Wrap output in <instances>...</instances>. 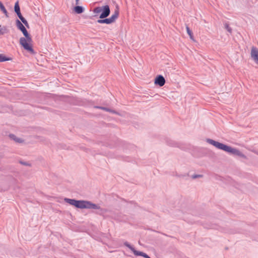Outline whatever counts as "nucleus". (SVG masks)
I'll return each mask as SVG.
<instances>
[{"label":"nucleus","instance_id":"1","mask_svg":"<svg viewBox=\"0 0 258 258\" xmlns=\"http://www.w3.org/2000/svg\"><path fill=\"white\" fill-rule=\"evenodd\" d=\"M206 142L212 145L217 149L225 151L231 155L238 156L245 159H247V157L244 154L236 148H233L231 146L218 142L211 139H207L206 140Z\"/></svg>","mask_w":258,"mask_h":258},{"label":"nucleus","instance_id":"2","mask_svg":"<svg viewBox=\"0 0 258 258\" xmlns=\"http://www.w3.org/2000/svg\"><path fill=\"white\" fill-rule=\"evenodd\" d=\"M25 37H21L20 39V44L24 49L27 50L32 54H34L35 51L32 48L31 43L32 39L29 33L24 35Z\"/></svg>","mask_w":258,"mask_h":258},{"label":"nucleus","instance_id":"3","mask_svg":"<svg viewBox=\"0 0 258 258\" xmlns=\"http://www.w3.org/2000/svg\"><path fill=\"white\" fill-rule=\"evenodd\" d=\"M64 202L69 204L71 205L75 206L77 208L79 209H86L88 204V201L84 200H77L75 199H72L65 198L64 199Z\"/></svg>","mask_w":258,"mask_h":258},{"label":"nucleus","instance_id":"4","mask_svg":"<svg viewBox=\"0 0 258 258\" xmlns=\"http://www.w3.org/2000/svg\"><path fill=\"white\" fill-rule=\"evenodd\" d=\"M88 204L89 205L87 206L88 207H86V209L98 210V211L96 212L97 214L103 215L107 211L106 209L102 208L98 205L94 204L90 201H88Z\"/></svg>","mask_w":258,"mask_h":258},{"label":"nucleus","instance_id":"5","mask_svg":"<svg viewBox=\"0 0 258 258\" xmlns=\"http://www.w3.org/2000/svg\"><path fill=\"white\" fill-rule=\"evenodd\" d=\"M124 245L127 247L129 249H130L134 254L136 256H142L144 258H151L148 254L146 253H144L142 251H138L135 249V248L131 245L128 242L125 241L123 243Z\"/></svg>","mask_w":258,"mask_h":258},{"label":"nucleus","instance_id":"6","mask_svg":"<svg viewBox=\"0 0 258 258\" xmlns=\"http://www.w3.org/2000/svg\"><path fill=\"white\" fill-rule=\"evenodd\" d=\"M102 11L101 12V14L100 15L99 18L100 19H104L107 18L110 13V10L109 6L108 5H105L103 6L102 8Z\"/></svg>","mask_w":258,"mask_h":258},{"label":"nucleus","instance_id":"7","mask_svg":"<svg viewBox=\"0 0 258 258\" xmlns=\"http://www.w3.org/2000/svg\"><path fill=\"white\" fill-rule=\"evenodd\" d=\"M16 25L19 30H20L24 35L29 33L27 31L25 26L22 23V22L18 19L16 20Z\"/></svg>","mask_w":258,"mask_h":258},{"label":"nucleus","instance_id":"8","mask_svg":"<svg viewBox=\"0 0 258 258\" xmlns=\"http://www.w3.org/2000/svg\"><path fill=\"white\" fill-rule=\"evenodd\" d=\"M154 83L160 87H162L165 83V80L163 76L159 75L155 78Z\"/></svg>","mask_w":258,"mask_h":258},{"label":"nucleus","instance_id":"9","mask_svg":"<svg viewBox=\"0 0 258 258\" xmlns=\"http://www.w3.org/2000/svg\"><path fill=\"white\" fill-rule=\"evenodd\" d=\"M251 56L253 60L258 64V49L252 47L251 50Z\"/></svg>","mask_w":258,"mask_h":258},{"label":"nucleus","instance_id":"10","mask_svg":"<svg viewBox=\"0 0 258 258\" xmlns=\"http://www.w3.org/2000/svg\"><path fill=\"white\" fill-rule=\"evenodd\" d=\"M9 137L11 140L14 141L16 143H22L24 142V140L21 138L17 137L14 134H9Z\"/></svg>","mask_w":258,"mask_h":258},{"label":"nucleus","instance_id":"11","mask_svg":"<svg viewBox=\"0 0 258 258\" xmlns=\"http://www.w3.org/2000/svg\"><path fill=\"white\" fill-rule=\"evenodd\" d=\"M116 8L117 9L115 10L114 14L110 18H109L112 23L115 21V20L118 18L119 15L118 6L116 7Z\"/></svg>","mask_w":258,"mask_h":258},{"label":"nucleus","instance_id":"12","mask_svg":"<svg viewBox=\"0 0 258 258\" xmlns=\"http://www.w3.org/2000/svg\"><path fill=\"white\" fill-rule=\"evenodd\" d=\"M14 11H15V12L17 14V15L18 16V17H20L21 16H22L21 14V13L20 8V6L19 5L18 1H17L15 4Z\"/></svg>","mask_w":258,"mask_h":258},{"label":"nucleus","instance_id":"13","mask_svg":"<svg viewBox=\"0 0 258 258\" xmlns=\"http://www.w3.org/2000/svg\"><path fill=\"white\" fill-rule=\"evenodd\" d=\"M74 11L75 13L80 14L84 12L85 9L82 6H76L74 8Z\"/></svg>","mask_w":258,"mask_h":258},{"label":"nucleus","instance_id":"14","mask_svg":"<svg viewBox=\"0 0 258 258\" xmlns=\"http://www.w3.org/2000/svg\"><path fill=\"white\" fill-rule=\"evenodd\" d=\"M97 22L99 24H110L112 23L111 22L109 18H104V19H100L97 21Z\"/></svg>","mask_w":258,"mask_h":258},{"label":"nucleus","instance_id":"15","mask_svg":"<svg viewBox=\"0 0 258 258\" xmlns=\"http://www.w3.org/2000/svg\"><path fill=\"white\" fill-rule=\"evenodd\" d=\"M19 18L21 21L22 23L24 24V25L26 27H27L28 29L30 28L29 25L27 21L26 20V19L23 16H21V17H19Z\"/></svg>","mask_w":258,"mask_h":258},{"label":"nucleus","instance_id":"16","mask_svg":"<svg viewBox=\"0 0 258 258\" xmlns=\"http://www.w3.org/2000/svg\"><path fill=\"white\" fill-rule=\"evenodd\" d=\"M0 10L5 14L7 17H9L8 13L3 3L0 1Z\"/></svg>","mask_w":258,"mask_h":258},{"label":"nucleus","instance_id":"17","mask_svg":"<svg viewBox=\"0 0 258 258\" xmlns=\"http://www.w3.org/2000/svg\"><path fill=\"white\" fill-rule=\"evenodd\" d=\"M11 59L12 58L11 57H7L3 54H0V62L8 61Z\"/></svg>","mask_w":258,"mask_h":258},{"label":"nucleus","instance_id":"18","mask_svg":"<svg viewBox=\"0 0 258 258\" xmlns=\"http://www.w3.org/2000/svg\"><path fill=\"white\" fill-rule=\"evenodd\" d=\"M102 8H103V6L102 7H96L93 9V12L95 14L100 13H101V11L102 10Z\"/></svg>","mask_w":258,"mask_h":258},{"label":"nucleus","instance_id":"19","mask_svg":"<svg viewBox=\"0 0 258 258\" xmlns=\"http://www.w3.org/2000/svg\"><path fill=\"white\" fill-rule=\"evenodd\" d=\"M186 29L187 34L189 35V36L190 37V38L192 40H194L193 33H192L191 30H190V29H189V28L188 26H186Z\"/></svg>","mask_w":258,"mask_h":258},{"label":"nucleus","instance_id":"20","mask_svg":"<svg viewBox=\"0 0 258 258\" xmlns=\"http://www.w3.org/2000/svg\"><path fill=\"white\" fill-rule=\"evenodd\" d=\"M94 108H98L100 109L103 110H105L108 112H111V110L108 108L105 107H102V106H94Z\"/></svg>","mask_w":258,"mask_h":258},{"label":"nucleus","instance_id":"21","mask_svg":"<svg viewBox=\"0 0 258 258\" xmlns=\"http://www.w3.org/2000/svg\"><path fill=\"white\" fill-rule=\"evenodd\" d=\"M224 27L227 30V31L230 33H232V29L229 27V24L227 23L224 24Z\"/></svg>","mask_w":258,"mask_h":258},{"label":"nucleus","instance_id":"22","mask_svg":"<svg viewBox=\"0 0 258 258\" xmlns=\"http://www.w3.org/2000/svg\"><path fill=\"white\" fill-rule=\"evenodd\" d=\"M6 30V28L5 27H2L1 25H0V35H3L5 33Z\"/></svg>","mask_w":258,"mask_h":258},{"label":"nucleus","instance_id":"23","mask_svg":"<svg viewBox=\"0 0 258 258\" xmlns=\"http://www.w3.org/2000/svg\"><path fill=\"white\" fill-rule=\"evenodd\" d=\"M19 162L22 165H23L25 166H31V164L27 162L20 161Z\"/></svg>","mask_w":258,"mask_h":258},{"label":"nucleus","instance_id":"24","mask_svg":"<svg viewBox=\"0 0 258 258\" xmlns=\"http://www.w3.org/2000/svg\"><path fill=\"white\" fill-rule=\"evenodd\" d=\"M202 177H203V175H201V174H194L193 175H192V178L193 179H196L197 178Z\"/></svg>","mask_w":258,"mask_h":258},{"label":"nucleus","instance_id":"25","mask_svg":"<svg viewBox=\"0 0 258 258\" xmlns=\"http://www.w3.org/2000/svg\"><path fill=\"white\" fill-rule=\"evenodd\" d=\"M79 4V0H76V4L77 5Z\"/></svg>","mask_w":258,"mask_h":258},{"label":"nucleus","instance_id":"26","mask_svg":"<svg viewBox=\"0 0 258 258\" xmlns=\"http://www.w3.org/2000/svg\"><path fill=\"white\" fill-rule=\"evenodd\" d=\"M170 146H174V144H170Z\"/></svg>","mask_w":258,"mask_h":258}]
</instances>
